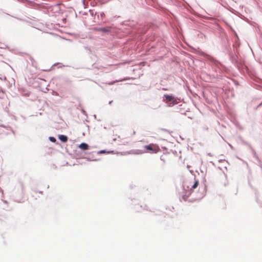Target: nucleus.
<instances>
[{
	"label": "nucleus",
	"instance_id": "13",
	"mask_svg": "<svg viewBox=\"0 0 262 262\" xmlns=\"http://www.w3.org/2000/svg\"><path fill=\"white\" fill-rule=\"evenodd\" d=\"M86 159L89 160L90 161H96L97 160L96 159H92L90 157H86L85 158Z\"/></svg>",
	"mask_w": 262,
	"mask_h": 262
},
{
	"label": "nucleus",
	"instance_id": "16",
	"mask_svg": "<svg viewBox=\"0 0 262 262\" xmlns=\"http://www.w3.org/2000/svg\"><path fill=\"white\" fill-rule=\"evenodd\" d=\"M112 102H113V101H112V100L110 101H109V102H108V104H111L112 103Z\"/></svg>",
	"mask_w": 262,
	"mask_h": 262
},
{
	"label": "nucleus",
	"instance_id": "14",
	"mask_svg": "<svg viewBox=\"0 0 262 262\" xmlns=\"http://www.w3.org/2000/svg\"><path fill=\"white\" fill-rule=\"evenodd\" d=\"M160 160L163 162V163H165V160L162 158V156L160 157Z\"/></svg>",
	"mask_w": 262,
	"mask_h": 262
},
{
	"label": "nucleus",
	"instance_id": "1",
	"mask_svg": "<svg viewBox=\"0 0 262 262\" xmlns=\"http://www.w3.org/2000/svg\"><path fill=\"white\" fill-rule=\"evenodd\" d=\"M164 98L167 102H169V106H172L175 104H178L180 101V99L174 97L172 95L164 94Z\"/></svg>",
	"mask_w": 262,
	"mask_h": 262
},
{
	"label": "nucleus",
	"instance_id": "11",
	"mask_svg": "<svg viewBox=\"0 0 262 262\" xmlns=\"http://www.w3.org/2000/svg\"><path fill=\"white\" fill-rule=\"evenodd\" d=\"M104 16V13L103 12H101L100 13V14L98 15V17L99 18V17H100L101 18H103Z\"/></svg>",
	"mask_w": 262,
	"mask_h": 262
},
{
	"label": "nucleus",
	"instance_id": "8",
	"mask_svg": "<svg viewBox=\"0 0 262 262\" xmlns=\"http://www.w3.org/2000/svg\"><path fill=\"white\" fill-rule=\"evenodd\" d=\"M144 148L147 150H150L151 152H156L155 150L154 149V148H152V146L150 144L144 146Z\"/></svg>",
	"mask_w": 262,
	"mask_h": 262
},
{
	"label": "nucleus",
	"instance_id": "6",
	"mask_svg": "<svg viewBox=\"0 0 262 262\" xmlns=\"http://www.w3.org/2000/svg\"><path fill=\"white\" fill-rule=\"evenodd\" d=\"M78 147L82 150H86L89 148V145L88 144L82 142L79 144Z\"/></svg>",
	"mask_w": 262,
	"mask_h": 262
},
{
	"label": "nucleus",
	"instance_id": "7",
	"mask_svg": "<svg viewBox=\"0 0 262 262\" xmlns=\"http://www.w3.org/2000/svg\"><path fill=\"white\" fill-rule=\"evenodd\" d=\"M146 206H145L144 207H143L142 205H137L136 207H135V210L138 211V212H139V211H141L142 210H144V209H146L145 207H146Z\"/></svg>",
	"mask_w": 262,
	"mask_h": 262
},
{
	"label": "nucleus",
	"instance_id": "12",
	"mask_svg": "<svg viewBox=\"0 0 262 262\" xmlns=\"http://www.w3.org/2000/svg\"><path fill=\"white\" fill-rule=\"evenodd\" d=\"M249 147H250V148L251 149L252 151L253 154H254V156H255V155H256V152H255V151L253 149H252V147H251V146H250V145H249Z\"/></svg>",
	"mask_w": 262,
	"mask_h": 262
},
{
	"label": "nucleus",
	"instance_id": "15",
	"mask_svg": "<svg viewBox=\"0 0 262 262\" xmlns=\"http://www.w3.org/2000/svg\"><path fill=\"white\" fill-rule=\"evenodd\" d=\"M142 152H141V150H138L136 152V154H142Z\"/></svg>",
	"mask_w": 262,
	"mask_h": 262
},
{
	"label": "nucleus",
	"instance_id": "3",
	"mask_svg": "<svg viewBox=\"0 0 262 262\" xmlns=\"http://www.w3.org/2000/svg\"><path fill=\"white\" fill-rule=\"evenodd\" d=\"M94 30L99 32H102L104 33H107L111 31L110 27H95L94 28Z\"/></svg>",
	"mask_w": 262,
	"mask_h": 262
},
{
	"label": "nucleus",
	"instance_id": "10",
	"mask_svg": "<svg viewBox=\"0 0 262 262\" xmlns=\"http://www.w3.org/2000/svg\"><path fill=\"white\" fill-rule=\"evenodd\" d=\"M49 140L52 142H55L56 141V139H55V138H54V137H50L49 138Z\"/></svg>",
	"mask_w": 262,
	"mask_h": 262
},
{
	"label": "nucleus",
	"instance_id": "9",
	"mask_svg": "<svg viewBox=\"0 0 262 262\" xmlns=\"http://www.w3.org/2000/svg\"><path fill=\"white\" fill-rule=\"evenodd\" d=\"M113 152V151H107V153H110V152ZM105 152H106L105 150H101L98 151L97 154H103V153H105Z\"/></svg>",
	"mask_w": 262,
	"mask_h": 262
},
{
	"label": "nucleus",
	"instance_id": "4",
	"mask_svg": "<svg viewBox=\"0 0 262 262\" xmlns=\"http://www.w3.org/2000/svg\"><path fill=\"white\" fill-rule=\"evenodd\" d=\"M58 139L63 143L66 142L68 141V137L64 135H60L58 136Z\"/></svg>",
	"mask_w": 262,
	"mask_h": 262
},
{
	"label": "nucleus",
	"instance_id": "2",
	"mask_svg": "<svg viewBox=\"0 0 262 262\" xmlns=\"http://www.w3.org/2000/svg\"><path fill=\"white\" fill-rule=\"evenodd\" d=\"M183 190H184V194L182 195L181 198L180 199V201H181L182 200H184V201H186L187 199L190 196V195L191 194V188H190V189L187 188V186L184 185L183 186Z\"/></svg>",
	"mask_w": 262,
	"mask_h": 262
},
{
	"label": "nucleus",
	"instance_id": "19",
	"mask_svg": "<svg viewBox=\"0 0 262 262\" xmlns=\"http://www.w3.org/2000/svg\"><path fill=\"white\" fill-rule=\"evenodd\" d=\"M114 83V82H112L110 83V84H113Z\"/></svg>",
	"mask_w": 262,
	"mask_h": 262
},
{
	"label": "nucleus",
	"instance_id": "17",
	"mask_svg": "<svg viewBox=\"0 0 262 262\" xmlns=\"http://www.w3.org/2000/svg\"><path fill=\"white\" fill-rule=\"evenodd\" d=\"M228 145H229V147H230V148H233L231 144H228Z\"/></svg>",
	"mask_w": 262,
	"mask_h": 262
},
{
	"label": "nucleus",
	"instance_id": "20",
	"mask_svg": "<svg viewBox=\"0 0 262 262\" xmlns=\"http://www.w3.org/2000/svg\"><path fill=\"white\" fill-rule=\"evenodd\" d=\"M262 105V102L259 104V105Z\"/></svg>",
	"mask_w": 262,
	"mask_h": 262
},
{
	"label": "nucleus",
	"instance_id": "21",
	"mask_svg": "<svg viewBox=\"0 0 262 262\" xmlns=\"http://www.w3.org/2000/svg\"><path fill=\"white\" fill-rule=\"evenodd\" d=\"M2 190V189L0 188V191Z\"/></svg>",
	"mask_w": 262,
	"mask_h": 262
},
{
	"label": "nucleus",
	"instance_id": "5",
	"mask_svg": "<svg viewBox=\"0 0 262 262\" xmlns=\"http://www.w3.org/2000/svg\"><path fill=\"white\" fill-rule=\"evenodd\" d=\"M199 184V181L196 180L193 185H190V186H187V188L190 189L191 188V191H192V189L196 188Z\"/></svg>",
	"mask_w": 262,
	"mask_h": 262
},
{
	"label": "nucleus",
	"instance_id": "18",
	"mask_svg": "<svg viewBox=\"0 0 262 262\" xmlns=\"http://www.w3.org/2000/svg\"><path fill=\"white\" fill-rule=\"evenodd\" d=\"M235 36H236V37L237 39H238V36H237V34H236V33H235Z\"/></svg>",
	"mask_w": 262,
	"mask_h": 262
}]
</instances>
